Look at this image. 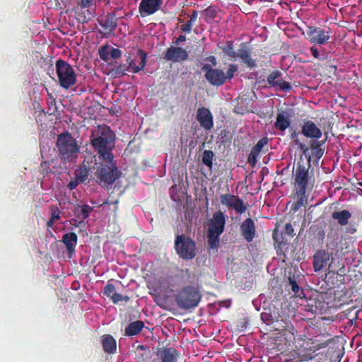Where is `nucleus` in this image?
Instances as JSON below:
<instances>
[{"instance_id":"c85d7f7f","label":"nucleus","mask_w":362,"mask_h":362,"mask_svg":"<svg viewBox=\"0 0 362 362\" xmlns=\"http://www.w3.org/2000/svg\"><path fill=\"white\" fill-rule=\"evenodd\" d=\"M93 208L88 204L77 205L75 206L74 214L79 219L85 220L88 218Z\"/></svg>"},{"instance_id":"864d4df0","label":"nucleus","mask_w":362,"mask_h":362,"mask_svg":"<svg viewBox=\"0 0 362 362\" xmlns=\"http://www.w3.org/2000/svg\"><path fill=\"white\" fill-rule=\"evenodd\" d=\"M92 0H81L80 6L81 8H85L90 6Z\"/></svg>"},{"instance_id":"6ab92c4d","label":"nucleus","mask_w":362,"mask_h":362,"mask_svg":"<svg viewBox=\"0 0 362 362\" xmlns=\"http://www.w3.org/2000/svg\"><path fill=\"white\" fill-rule=\"evenodd\" d=\"M301 133L307 138L319 139L322 136V132L320 128L311 120H306L302 126Z\"/></svg>"},{"instance_id":"9b49d317","label":"nucleus","mask_w":362,"mask_h":362,"mask_svg":"<svg viewBox=\"0 0 362 362\" xmlns=\"http://www.w3.org/2000/svg\"><path fill=\"white\" fill-rule=\"evenodd\" d=\"M189 58V52L178 46H170L163 53V59L168 62L182 63Z\"/></svg>"},{"instance_id":"f8f14e48","label":"nucleus","mask_w":362,"mask_h":362,"mask_svg":"<svg viewBox=\"0 0 362 362\" xmlns=\"http://www.w3.org/2000/svg\"><path fill=\"white\" fill-rule=\"evenodd\" d=\"M220 202L221 204L233 209L237 214H242L247 209L243 200L237 195L231 194H221L220 196Z\"/></svg>"},{"instance_id":"473e14b6","label":"nucleus","mask_w":362,"mask_h":362,"mask_svg":"<svg viewBox=\"0 0 362 362\" xmlns=\"http://www.w3.org/2000/svg\"><path fill=\"white\" fill-rule=\"evenodd\" d=\"M90 172V168L83 164L75 170L76 178L83 183L88 180Z\"/></svg>"},{"instance_id":"6e6d98bb","label":"nucleus","mask_w":362,"mask_h":362,"mask_svg":"<svg viewBox=\"0 0 362 362\" xmlns=\"http://www.w3.org/2000/svg\"><path fill=\"white\" fill-rule=\"evenodd\" d=\"M206 59L211 62L213 66H216L217 64L216 58L214 56H209Z\"/></svg>"},{"instance_id":"37998d69","label":"nucleus","mask_w":362,"mask_h":362,"mask_svg":"<svg viewBox=\"0 0 362 362\" xmlns=\"http://www.w3.org/2000/svg\"><path fill=\"white\" fill-rule=\"evenodd\" d=\"M284 233L291 238H293L295 235L294 229L291 223H286L284 227Z\"/></svg>"},{"instance_id":"680f3d73","label":"nucleus","mask_w":362,"mask_h":362,"mask_svg":"<svg viewBox=\"0 0 362 362\" xmlns=\"http://www.w3.org/2000/svg\"><path fill=\"white\" fill-rule=\"evenodd\" d=\"M117 203H118V201H115V202H114V204H117Z\"/></svg>"},{"instance_id":"6e6552de","label":"nucleus","mask_w":362,"mask_h":362,"mask_svg":"<svg viewBox=\"0 0 362 362\" xmlns=\"http://www.w3.org/2000/svg\"><path fill=\"white\" fill-rule=\"evenodd\" d=\"M55 67L59 84L62 88L69 89L76 83V74L68 62L58 59L55 63Z\"/></svg>"},{"instance_id":"4468645a","label":"nucleus","mask_w":362,"mask_h":362,"mask_svg":"<svg viewBox=\"0 0 362 362\" xmlns=\"http://www.w3.org/2000/svg\"><path fill=\"white\" fill-rule=\"evenodd\" d=\"M267 83L269 86L279 88L286 93H289L293 88L288 82L282 79V73L279 70L273 71L267 76Z\"/></svg>"},{"instance_id":"f704fd0d","label":"nucleus","mask_w":362,"mask_h":362,"mask_svg":"<svg viewBox=\"0 0 362 362\" xmlns=\"http://www.w3.org/2000/svg\"><path fill=\"white\" fill-rule=\"evenodd\" d=\"M233 41H227L226 45L221 47L222 51L231 58H236L237 52L233 50Z\"/></svg>"},{"instance_id":"49530a36","label":"nucleus","mask_w":362,"mask_h":362,"mask_svg":"<svg viewBox=\"0 0 362 362\" xmlns=\"http://www.w3.org/2000/svg\"><path fill=\"white\" fill-rule=\"evenodd\" d=\"M295 144H296V145H297L298 146L299 149L303 152V153H304V154L307 153L309 148L305 144L300 142L299 139H295Z\"/></svg>"},{"instance_id":"4c0bfd02","label":"nucleus","mask_w":362,"mask_h":362,"mask_svg":"<svg viewBox=\"0 0 362 362\" xmlns=\"http://www.w3.org/2000/svg\"><path fill=\"white\" fill-rule=\"evenodd\" d=\"M52 163V160L43 161L41 163V164H40L41 169H42L41 174H42L44 175V177L45 175H47L53 173L52 169L50 168V165Z\"/></svg>"},{"instance_id":"c03bdc74","label":"nucleus","mask_w":362,"mask_h":362,"mask_svg":"<svg viewBox=\"0 0 362 362\" xmlns=\"http://www.w3.org/2000/svg\"><path fill=\"white\" fill-rule=\"evenodd\" d=\"M110 54L114 59H118L122 57V51L118 48H112Z\"/></svg>"},{"instance_id":"13d9d810","label":"nucleus","mask_w":362,"mask_h":362,"mask_svg":"<svg viewBox=\"0 0 362 362\" xmlns=\"http://www.w3.org/2000/svg\"><path fill=\"white\" fill-rule=\"evenodd\" d=\"M56 221V220L50 218L49 220L47 221V226L49 227V228H52L54 222Z\"/></svg>"},{"instance_id":"ddd939ff","label":"nucleus","mask_w":362,"mask_h":362,"mask_svg":"<svg viewBox=\"0 0 362 362\" xmlns=\"http://www.w3.org/2000/svg\"><path fill=\"white\" fill-rule=\"evenodd\" d=\"M292 112L291 109H286V110L278 109L274 127L280 132L281 135H283L284 132L290 127Z\"/></svg>"},{"instance_id":"7c9ffc66","label":"nucleus","mask_w":362,"mask_h":362,"mask_svg":"<svg viewBox=\"0 0 362 362\" xmlns=\"http://www.w3.org/2000/svg\"><path fill=\"white\" fill-rule=\"evenodd\" d=\"M310 346L308 348V350L312 352H315L321 349L325 348L329 346V344L333 341L332 339H329L327 340H320L317 338L310 339Z\"/></svg>"},{"instance_id":"052dcab7","label":"nucleus","mask_w":362,"mask_h":362,"mask_svg":"<svg viewBox=\"0 0 362 362\" xmlns=\"http://www.w3.org/2000/svg\"><path fill=\"white\" fill-rule=\"evenodd\" d=\"M156 303L159 305V307H162V305L158 302H156Z\"/></svg>"},{"instance_id":"2f4dec72","label":"nucleus","mask_w":362,"mask_h":362,"mask_svg":"<svg viewBox=\"0 0 362 362\" xmlns=\"http://www.w3.org/2000/svg\"><path fill=\"white\" fill-rule=\"evenodd\" d=\"M325 143L324 141H320L317 140H311L310 141V146L312 150V154L313 157L316 159L319 160L321 158L324 154V148H322V144Z\"/></svg>"},{"instance_id":"a19ab883","label":"nucleus","mask_w":362,"mask_h":362,"mask_svg":"<svg viewBox=\"0 0 362 362\" xmlns=\"http://www.w3.org/2000/svg\"><path fill=\"white\" fill-rule=\"evenodd\" d=\"M204 14L207 18H209L210 19H214L217 16V12L215 8L209 6L204 10Z\"/></svg>"},{"instance_id":"f03ea898","label":"nucleus","mask_w":362,"mask_h":362,"mask_svg":"<svg viewBox=\"0 0 362 362\" xmlns=\"http://www.w3.org/2000/svg\"><path fill=\"white\" fill-rule=\"evenodd\" d=\"M90 140L99 159L115 158L112 150L115 148V134L109 126L98 125L91 131Z\"/></svg>"},{"instance_id":"39448f33","label":"nucleus","mask_w":362,"mask_h":362,"mask_svg":"<svg viewBox=\"0 0 362 362\" xmlns=\"http://www.w3.org/2000/svg\"><path fill=\"white\" fill-rule=\"evenodd\" d=\"M136 56L139 57V64H136L132 60L131 54H124L126 64L115 62L112 69V75L115 77H121L126 74L127 71L137 74L144 70L147 64L148 54L143 49L136 50Z\"/></svg>"},{"instance_id":"2eb2a0df","label":"nucleus","mask_w":362,"mask_h":362,"mask_svg":"<svg viewBox=\"0 0 362 362\" xmlns=\"http://www.w3.org/2000/svg\"><path fill=\"white\" fill-rule=\"evenodd\" d=\"M162 4L163 0H141L139 12L141 17L153 15L160 9Z\"/></svg>"},{"instance_id":"bf43d9fd","label":"nucleus","mask_w":362,"mask_h":362,"mask_svg":"<svg viewBox=\"0 0 362 362\" xmlns=\"http://www.w3.org/2000/svg\"><path fill=\"white\" fill-rule=\"evenodd\" d=\"M111 204V203H109L107 201V202H105L103 203V204Z\"/></svg>"},{"instance_id":"412c9836","label":"nucleus","mask_w":362,"mask_h":362,"mask_svg":"<svg viewBox=\"0 0 362 362\" xmlns=\"http://www.w3.org/2000/svg\"><path fill=\"white\" fill-rule=\"evenodd\" d=\"M206 80L212 86H221L226 83L225 73L220 69H214L207 75Z\"/></svg>"},{"instance_id":"79ce46f5","label":"nucleus","mask_w":362,"mask_h":362,"mask_svg":"<svg viewBox=\"0 0 362 362\" xmlns=\"http://www.w3.org/2000/svg\"><path fill=\"white\" fill-rule=\"evenodd\" d=\"M258 156H259L257 153H255L251 151L247 158V163L251 166L254 167L257 163V159Z\"/></svg>"},{"instance_id":"a211bd4d","label":"nucleus","mask_w":362,"mask_h":362,"mask_svg":"<svg viewBox=\"0 0 362 362\" xmlns=\"http://www.w3.org/2000/svg\"><path fill=\"white\" fill-rule=\"evenodd\" d=\"M240 232L242 236L247 243L252 242L256 236V228L254 220L251 218H247L240 224Z\"/></svg>"},{"instance_id":"20e7f679","label":"nucleus","mask_w":362,"mask_h":362,"mask_svg":"<svg viewBox=\"0 0 362 362\" xmlns=\"http://www.w3.org/2000/svg\"><path fill=\"white\" fill-rule=\"evenodd\" d=\"M93 171L97 182L103 187L112 185L122 175L114 158L112 159L98 158V161L96 160L93 165Z\"/></svg>"},{"instance_id":"bb28decb","label":"nucleus","mask_w":362,"mask_h":362,"mask_svg":"<svg viewBox=\"0 0 362 362\" xmlns=\"http://www.w3.org/2000/svg\"><path fill=\"white\" fill-rule=\"evenodd\" d=\"M351 217V214L346 209L342 211H335L332 214V218L337 220L340 226H346L348 224L349 219Z\"/></svg>"},{"instance_id":"c9c22d12","label":"nucleus","mask_w":362,"mask_h":362,"mask_svg":"<svg viewBox=\"0 0 362 362\" xmlns=\"http://www.w3.org/2000/svg\"><path fill=\"white\" fill-rule=\"evenodd\" d=\"M267 143L268 139L267 137H263L257 141V143L252 148L251 151L259 156L263 147L266 146Z\"/></svg>"},{"instance_id":"f3484780","label":"nucleus","mask_w":362,"mask_h":362,"mask_svg":"<svg viewBox=\"0 0 362 362\" xmlns=\"http://www.w3.org/2000/svg\"><path fill=\"white\" fill-rule=\"evenodd\" d=\"M332 254L325 250H318L313 255V269L315 272L321 271L329 261Z\"/></svg>"},{"instance_id":"de8ad7c7","label":"nucleus","mask_w":362,"mask_h":362,"mask_svg":"<svg viewBox=\"0 0 362 362\" xmlns=\"http://www.w3.org/2000/svg\"><path fill=\"white\" fill-rule=\"evenodd\" d=\"M310 53H311L312 56L314 58H315L317 59H323V57H322L323 55L320 54L317 48H316L315 47H310Z\"/></svg>"},{"instance_id":"a878e982","label":"nucleus","mask_w":362,"mask_h":362,"mask_svg":"<svg viewBox=\"0 0 362 362\" xmlns=\"http://www.w3.org/2000/svg\"><path fill=\"white\" fill-rule=\"evenodd\" d=\"M159 356L162 362H177L179 353L175 348L166 347L160 351Z\"/></svg>"},{"instance_id":"5701e85b","label":"nucleus","mask_w":362,"mask_h":362,"mask_svg":"<svg viewBox=\"0 0 362 362\" xmlns=\"http://www.w3.org/2000/svg\"><path fill=\"white\" fill-rule=\"evenodd\" d=\"M236 54V57L241 59L247 67L253 69L257 66L256 61L252 58L249 49L240 48Z\"/></svg>"},{"instance_id":"cd10ccee","label":"nucleus","mask_w":362,"mask_h":362,"mask_svg":"<svg viewBox=\"0 0 362 362\" xmlns=\"http://www.w3.org/2000/svg\"><path fill=\"white\" fill-rule=\"evenodd\" d=\"M286 287L288 290H291L296 297L300 298H305L304 291L300 288L295 279V276H288V282L286 284Z\"/></svg>"},{"instance_id":"3c124183","label":"nucleus","mask_w":362,"mask_h":362,"mask_svg":"<svg viewBox=\"0 0 362 362\" xmlns=\"http://www.w3.org/2000/svg\"><path fill=\"white\" fill-rule=\"evenodd\" d=\"M79 182H81L78 179L76 178L75 180H71L69 182L67 187L70 190H73L77 187Z\"/></svg>"},{"instance_id":"423d86ee","label":"nucleus","mask_w":362,"mask_h":362,"mask_svg":"<svg viewBox=\"0 0 362 362\" xmlns=\"http://www.w3.org/2000/svg\"><path fill=\"white\" fill-rule=\"evenodd\" d=\"M57 147L59 156L64 161H73L76 158L79 146L76 139L69 132L57 136Z\"/></svg>"},{"instance_id":"09e8293b","label":"nucleus","mask_w":362,"mask_h":362,"mask_svg":"<svg viewBox=\"0 0 362 362\" xmlns=\"http://www.w3.org/2000/svg\"><path fill=\"white\" fill-rule=\"evenodd\" d=\"M138 49L137 48H132V49L127 52L125 54H131V55H132V60L134 61V62L136 64V62H137V59H139V57L136 56V50ZM139 63V60L138 61V64Z\"/></svg>"},{"instance_id":"0eeeda50","label":"nucleus","mask_w":362,"mask_h":362,"mask_svg":"<svg viewBox=\"0 0 362 362\" xmlns=\"http://www.w3.org/2000/svg\"><path fill=\"white\" fill-rule=\"evenodd\" d=\"M226 216L221 211H216L213 214L212 218L209 221V228L207 230V243L212 249L215 248L219 242V238L223 233Z\"/></svg>"},{"instance_id":"aec40b11","label":"nucleus","mask_w":362,"mask_h":362,"mask_svg":"<svg viewBox=\"0 0 362 362\" xmlns=\"http://www.w3.org/2000/svg\"><path fill=\"white\" fill-rule=\"evenodd\" d=\"M103 294L107 298H110L115 304L122 300L128 302L130 299L128 296H123L117 293L115 291V286L110 283V281H108L106 286L104 287Z\"/></svg>"},{"instance_id":"1a4fd4ad","label":"nucleus","mask_w":362,"mask_h":362,"mask_svg":"<svg viewBox=\"0 0 362 362\" xmlns=\"http://www.w3.org/2000/svg\"><path fill=\"white\" fill-rule=\"evenodd\" d=\"M174 245L176 253L182 259L191 260L197 255L196 243L185 234L177 235Z\"/></svg>"},{"instance_id":"dca6fc26","label":"nucleus","mask_w":362,"mask_h":362,"mask_svg":"<svg viewBox=\"0 0 362 362\" xmlns=\"http://www.w3.org/2000/svg\"><path fill=\"white\" fill-rule=\"evenodd\" d=\"M197 119L200 126L206 131L214 127V117L211 111L206 107H199L197 112Z\"/></svg>"},{"instance_id":"4be33fe9","label":"nucleus","mask_w":362,"mask_h":362,"mask_svg":"<svg viewBox=\"0 0 362 362\" xmlns=\"http://www.w3.org/2000/svg\"><path fill=\"white\" fill-rule=\"evenodd\" d=\"M78 236L73 232L65 233L62 236V242L66 245V250L69 255H72L74 252Z\"/></svg>"},{"instance_id":"b1692460","label":"nucleus","mask_w":362,"mask_h":362,"mask_svg":"<svg viewBox=\"0 0 362 362\" xmlns=\"http://www.w3.org/2000/svg\"><path fill=\"white\" fill-rule=\"evenodd\" d=\"M100 25L105 29V30L109 33L114 31L117 27V18L116 17L115 13H107L105 20L100 22Z\"/></svg>"},{"instance_id":"c756f323","label":"nucleus","mask_w":362,"mask_h":362,"mask_svg":"<svg viewBox=\"0 0 362 362\" xmlns=\"http://www.w3.org/2000/svg\"><path fill=\"white\" fill-rule=\"evenodd\" d=\"M144 327V323L141 320H136L131 322L125 328V335L128 337L136 335L141 332Z\"/></svg>"},{"instance_id":"ea45409f","label":"nucleus","mask_w":362,"mask_h":362,"mask_svg":"<svg viewBox=\"0 0 362 362\" xmlns=\"http://www.w3.org/2000/svg\"><path fill=\"white\" fill-rule=\"evenodd\" d=\"M110 52H108V47L104 46L99 50V55L102 60L107 61Z\"/></svg>"},{"instance_id":"e433bc0d","label":"nucleus","mask_w":362,"mask_h":362,"mask_svg":"<svg viewBox=\"0 0 362 362\" xmlns=\"http://www.w3.org/2000/svg\"><path fill=\"white\" fill-rule=\"evenodd\" d=\"M238 70V65L236 64H231L229 65V67L226 71V74H225L226 77V81L227 80H230L232 78H233L235 74Z\"/></svg>"},{"instance_id":"f257e3e1","label":"nucleus","mask_w":362,"mask_h":362,"mask_svg":"<svg viewBox=\"0 0 362 362\" xmlns=\"http://www.w3.org/2000/svg\"><path fill=\"white\" fill-rule=\"evenodd\" d=\"M310 165H305L298 162L293 168L292 177L293 179V199L296 200L291 210L297 211L307 204V192L312 191L315 184V178L309 172Z\"/></svg>"},{"instance_id":"72a5a7b5","label":"nucleus","mask_w":362,"mask_h":362,"mask_svg":"<svg viewBox=\"0 0 362 362\" xmlns=\"http://www.w3.org/2000/svg\"><path fill=\"white\" fill-rule=\"evenodd\" d=\"M214 154L211 150H204L202 154V163L207 167L211 168Z\"/></svg>"},{"instance_id":"393cba45","label":"nucleus","mask_w":362,"mask_h":362,"mask_svg":"<svg viewBox=\"0 0 362 362\" xmlns=\"http://www.w3.org/2000/svg\"><path fill=\"white\" fill-rule=\"evenodd\" d=\"M102 346L104 351L107 354H114L117 350V341L110 334L102 337Z\"/></svg>"},{"instance_id":"7ed1b4c3","label":"nucleus","mask_w":362,"mask_h":362,"mask_svg":"<svg viewBox=\"0 0 362 362\" xmlns=\"http://www.w3.org/2000/svg\"><path fill=\"white\" fill-rule=\"evenodd\" d=\"M163 284L168 286L166 292L172 293L177 306L182 309L188 310L194 308L201 300L202 295L198 288L193 286H187L181 288L175 294V288L176 287L175 281L172 276H168L163 280Z\"/></svg>"},{"instance_id":"a18cd8bd","label":"nucleus","mask_w":362,"mask_h":362,"mask_svg":"<svg viewBox=\"0 0 362 362\" xmlns=\"http://www.w3.org/2000/svg\"><path fill=\"white\" fill-rule=\"evenodd\" d=\"M192 26L193 24L187 21V23L181 25L180 29L183 33H189L192 31Z\"/></svg>"},{"instance_id":"9d476101","label":"nucleus","mask_w":362,"mask_h":362,"mask_svg":"<svg viewBox=\"0 0 362 362\" xmlns=\"http://www.w3.org/2000/svg\"><path fill=\"white\" fill-rule=\"evenodd\" d=\"M306 34L311 44L325 45L329 42L331 38L332 30L329 28L308 26Z\"/></svg>"},{"instance_id":"603ef678","label":"nucleus","mask_w":362,"mask_h":362,"mask_svg":"<svg viewBox=\"0 0 362 362\" xmlns=\"http://www.w3.org/2000/svg\"><path fill=\"white\" fill-rule=\"evenodd\" d=\"M187 40L186 36L184 35H179L176 40L173 42V44L175 45V46H177L179 44L185 42Z\"/></svg>"},{"instance_id":"4d7b16f0","label":"nucleus","mask_w":362,"mask_h":362,"mask_svg":"<svg viewBox=\"0 0 362 362\" xmlns=\"http://www.w3.org/2000/svg\"><path fill=\"white\" fill-rule=\"evenodd\" d=\"M298 133H297L296 132L293 131L291 134V139L292 140H293V141L295 142V139H298Z\"/></svg>"},{"instance_id":"8fccbe9b","label":"nucleus","mask_w":362,"mask_h":362,"mask_svg":"<svg viewBox=\"0 0 362 362\" xmlns=\"http://www.w3.org/2000/svg\"><path fill=\"white\" fill-rule=\"evenodd\" d=\"M202 71H204L205 72L204 77H205L206 79L207 78V75L209 74H211V71H214V69H213L212 66L210 64H204L202 66Z\"/></svg>"},{"instance_id":"58836bf2","label":"nucleus","mask_w":362,"mask_h":362,"mask_svg":"<svg viewBox=\"0 0 362 362\" xmlns=\"http://www.w3.org/2000/svg\"><path fill=\"white\" fill-rule=\"evenodd\" d=\"M49 213L51 215L50 218H52L56 221L60 219L62 212L57 206L50 205L49 206Z\"/></svg>"},{"instance_id":"5fc2aeb1","label":"nucleus","mask_w":362,"mask_h":362,"mask_svg":"<svg viewBox=\"0 0 362 362\" xmlns=\"http://www.w3.org/2000/svg\"><path fill=\"white\" fill-rule=\"evenodd\" d=\"M198 16V12L196 10H193L192 13L190 16V19L188 21L192 24L197 21Z\"/></svg>"}]
</instances>
